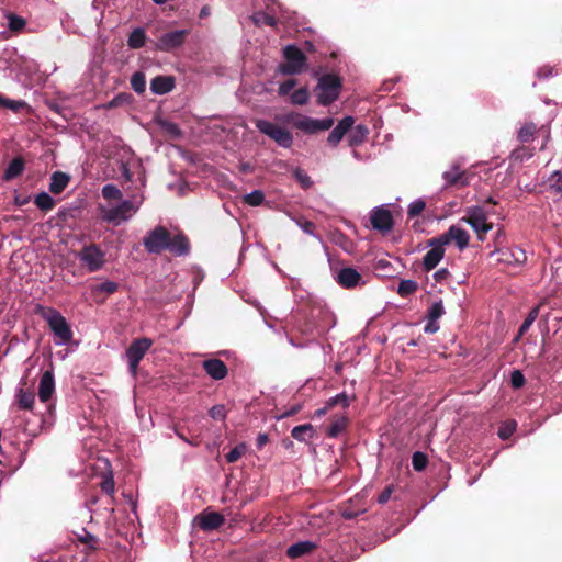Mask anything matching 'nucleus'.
Listing matches in <instances>:
<instances>
[{"mask_svg":"<svg viewBox=\"0 0 562 562\" xmlns=\"http://www.w3.org/2000/svg\"><path fill=\"white\" fill-rule=\"evenodd\" d=\"M346 425L347 419L345 417L337 419L328 428V436L337 437L345 429Z\"/></svg>","mask_w":562,"mask_h":562,"instance_id":"47","label":"nucleus"},{"mask_svg":"<svg viewBox=\"0 0 562 562\" xmlns=\"http://www.w3.org/2000/svg\"><path fill=\"white\" fill-rule=\"evenodd\" d=\"M526 380L524 374L519 370H514L510 374V384L514 389H520L524 386Z\"/></svg>","mask_w":562,"mask_h":562,"instance_id":"51","label":"nucleus"},{"mask_svg":"<svg viewBox=\"0 0 562 562\" xmlns=\"http://www.w3.org/2000/svg\"><path fill=\"white\" fill-rule=\"evenodd\" d=\"M452 240L460 250H463L469 245L470 235L464 228L452 225L445 234L439 236V241L441 245H448Z\"/></svg>","mask_w":562,"mask_h":562,"instance_id":"13","label":"nucleus"},{"mask_svg":"<svg viewBox=\"0 0 562 562\" xmlns=\"http://www.w3.org/2000/svg\"><path fill=\"white\" fill-rule=\"evenodd\" d=\"M316 548V544L312 541H300L291 544L286 549V555L289 559H300L306 557Z\"/></svg>","mask_w":562,"mask_h":562,"instance_id":"22","label":"nucleus"},{"mask_svg":"<svg viewBox=\"0 0 562 562\" xmlns=\"http://www.w3.org/2000/svg\"><path fill=\"white\" fill-rule=\"evenodd\" d=\"M24 170V161L22 158L18 157L14 158L5 169L3 173L4 180H12L16 177H19Z\"/></svg>","mask_w":562,"mask_h":562,"instance_id":"26","label":"nucleus"},{"mask_svg":"<svg viewBox=\"0 0 562 562\" xmlns=\"http://www.w3.org/2000/svg\"><path fill=\"white\" fill-rule=\"evenodd\" d=\"M8 26L12 32H21L25 27V20L15 14H8Z\"/></svg>","mask_w":562,"mask_h":562,"instance_id":"38","label":"nucleus"},{"mask_svg":"<svg viewBox=\"0 0 562 562\" xmlns=\"http://www.w3.org/2000/svg\"><path fill=\"white\" fill-rule=\"evenodd\" d=\"M101 488L106 494H113L114 493V481L112 476L105 477L101 483Z\"/></svg>","mask_w":562,"mask_h":562,"instance_id":"57","label":"nucleus"},{"mask_svg":"<svg viewBox=\"0 0 562 562\" xmlns=\"http://www.w3.org/2000/svg\"><path fill=\"white\" fill-rule=\"evenodd\" d=\"M131 86L136 93H143L146 89V78L144 72L136 71L135 74H133L131 78Z\"/></svg>","mask_w":562,"mask_h":562,"instance_id":"32","label":"nucleus"},{"mask_svg":"<svg viewBox=\"0 0 562 562\" xmlns=\"http://www.w3.org/2000/svg\"><path fill=\"white\" fill-rule=\"evenodd\" d=\"M445 314L441 301L434 302L428 310V318L439 319Z\"/></svg>","mask_w":562,"mask_h":562,"instance_id":"45","label":"nucleus"},{"mask_svg":"<svg viewBox=\"0 0 562 562\" xmlns=\"http://www.w3.org/2000/svg\"><path fill=\"white\" fill-rule=\"evenodd\" d=\"M514 156L516 159L524 160V159L530 158L532 156V154L530 151H528L527 149L521 148V149L515 150Z\"/></svg>","mask_w":562,"mask_h":562,"instance_id":"61","label":"nucleus"},{"mask_svg":"<svg viewBox=\"0 0 562 562\" xmlns=\"http://www.w3.org/2000/svg\"><path fill=\"white\" fill-rule=\"evenodd\" d=\"M294 177L304 189H307L313 184L310 176L302 169H296L294 171Z\"/></svg>","mask_w":562,"mask_h":562,"instance_id":"49","label":"nucleus"},{"mask_svg":"<svg viewBox=\"0 0 562 562\" xmlns=\"http://www.w3.org/2000/svg\"><path fill=\"white\" fill-rule=\"evenodd\" d=\"M549 188L557 193H562V172L554 171L549 178Z\"/></svg>","mask_w":562,"mask_h":562,"instance_id":"43","label":"nucleus"},{"mask_svg":"<svg viewBox=\"0 0 562 562\" xmlns=\"http://www.w3.org/2000/svg\"><path fill=\"white\" fill-rule=\"evenodd\" d=\"M448 276H449V271L447 269L442 268L435 272L434 278L438 282H443L447 280Z\"/></svg>","mask_w":562,"mask_h":562,"instance_id":"60","label":"nucleus"},{"mask_svg":"<svg viewBox=\"0 0 562 562\" xmlns=\"http://www.w3.org/2000/svg\"><path fill=\"white\" fill-rule=\"evenodd\" d=\"M285 120L291 122L294 127L306 134L327 131L334 125V120L330 117L317 120L302 114H289Z\"/></svg>","mask_w":562,"mask_h":562,"instance_id":"7","label":"nucleus"},{"mask_svg":"<svg viewBox=\"0 0 562 562\" xmlns=\"http://www.w3.org/2000/svg\"><path fill=\"white\" fill-rule=\"evenodd\" d=\"M445 187H464L469 184V177L461 170L460 166L453 164L442 173Z\"/></svg>","mask_w":562,"mask_h":562,"instance_id":"18","label":"nucleus"},{"mask_svg":"<svg viewBox=\"0 0 562 562\" xmlns=\"http://www.w3.org/2000/svg\"><path fill=\"white\" fill-rule=\"evenodd\" d=\"M244 201L251 206H258L265 201V194L260 190H255L246 194Z\"/></svg>","mask_w":562,"mask_h":562,"instance_id":"41","label":"nucleus"},{"mask_svg":"<svg viewBox=\"0 0 562 562\" xmlns=\"http://www.w3.org/2000/svg\"><path fill=\"white\" fill-rule=\"evenodd\" d=\"M251 20L256 25H274L276 20L273 16L265 13V12H256L251 15Z\"/></svg>","mask_w":562,"mask_h":562,"instance_id":"39","label":"nucleus"},{"mask_svg":"<svg viewBox=\"0 0 562 562\" xmlns=\"http://www.w3.org/2000/svg\"><path fill=\"white\" fill-rule=\"evenodd\" d=\"M145 196L143 192L134 193L130 199L121 200L116 205L100 206L101 218L115 226L131 220L140 209Z\"/></svg>","mask_w":562,"mask_h":562,"instance_id":"2","label":"nucleus"},{"mask_svg":"<svg viewBox=\"0 0 562 562\" xmlns=\"http://www.w3.org/2000/svg\"><path fill=\"white\" fill-rule=\"evenodd\" d=\"M336 282L345 288L352 289L362 283V276L355 268H341L335 277Z\"/></svg>","mask_w":562,"mask_h":562,"instance_id":"17","label":"nucleus"},{"mask_svg":"<svg viewBox=\"0 0 562 562\" xmlns=\"http://www.w3.org/2000/svg\"><path fill=\"white\" fill-rule=\"evenodd\" d=\"M210 13H211L210 8H209L207 5H205V7H203V8L201 9V11H200V16H201V18H206V16H209V15H210Z\"/></svg>","mask_w":562,"mask_h":562,"instance_id":"64","label":"nucleus"},{"mask_svg":"<svg viewBox=\"0 0 562 562\" xmlns=\"http://www.w3.org/2000/svg\"><path fill=\"white\" fill-rule=\"evenodd\" d=\"M256 127L266 136L273 139L279 146L290 148L293 144V136L289 130L268 120H256Z\"/></svg>","mask_w":562,"mask_h":562,"instance_id":"6","label":"nucleus"},{"mask_svg":"<svg viewBox=\"0 0 562 562\" xmlns=\"http://www.w3.org/2000/svg\"><path fill=\"white\" fill-rule=\"evenodd\" d=\"M117 288H119L117 283H115L113 281H105V282L97 285L94 291L112 294L117 290Z\"/></svg>","mask_w":562,"mask_h":562,"instance_id":"52","label":"nucleus"},{"mask_svg":"<svg viewBox=\"0 0 562 562\" xmlns=\"http://www.w3.org/2000/svg\"><path fill=\"white\" fill-rule=\"evenodd\" d=\"M374 270L382 277H390L394 271L386 259H379L374 265Z\"/></svg>","mask_w":562,"mask_h":562,"instance_id":"42","label":"nucleus"},{"mask_svg":"<svg viewBox=\"0 0 562 562\" xmlns=\"http://www.w3.org/2000/svg\"><path fill=\"white\" fill-rule=\"evenodd\" d=\"M439 325L437 324V319H430L428 318V323L426 324L424 330L427 334H435L438 331Z\"/></svg>","mask_w":562,"mask_h":562,"instance_id":"59","label":"nucleus"},{"mask_svg":"<svg viewBox=\"0 0 562 562\" xmlns=\"http://www.w3.org/2000/svg\"><path fill=\"white\" fill-rule=\"evenodd\" d=\"M101 192L102 196L109 201H121L123 198L122 191L112 183L103 186Z\"/></svg>","mask_w":562,"mask_h":562,"instance_id":"31","label":"nucleus"},{"mask_svg":"<svg viewBox=\"0 0 562 562\" xmlns=\"http://www.w3.org/2000/svg\"><path fill=\"white\" fill-rule=\"evenodd\" d=\"M285 63L279 67L283 75H297L306 68V57L304 53L294 45H288L283 49Z\"/></svg>","mask_w":562,"mask_h":562,"instance_id":"8","label":"nucleus"},{"mask_svg":"<svg viewBox=\"0 0 562 562\" xmlns=\"http://www.w3.org/2000/svg\"><path fill=\"white\" fill-rule=\"evenodd\" d=\"M429 246L431 249L426 252L423 259V266L427 271L432 270L441 261L446 245H441L439 237H437L429 243Z\"/></svg>","mask_w":562,"mask_h":562,"instance_id":"16","label":"nucleus"},{"mask_svg":"<svg viewBox=\"0 0 562 562\" xmlns=\"http://www.w3.org/2000/svg\"><path fill=\"white\" fill-rule=\"evenodd\" d=\"M37 314L48 324L54 334L56 346L68 345L72 339V330L66 318L53 307L37 306Z\"/></svg>","mask_w":562,"mask_h":562,"instance_id":"3","label":"nucleus"},{"mask_svg":"<svg viewBox=\"0 0 562 562\" xmlns=\"http://www.w3.org/2000/svg\"><path fill=\"white\" fill-rule=\"evenodd\" d=\"M77 258L88 272H95L102 269L105 263V254L95 244L85 246L78 254Z\"/></svg>","mask_w":562,"mask_h":562,"instance_id":"9","label":"nucleus"},{"mask_svg":"<svg viewBox=\"0 0 562 562\" xmlns=\"http://www.w3.org/2000/svg\"><path fill=\"white\" fill-rule=\"evenodd\" d=\"M491 255H497V261L505 265H520L527 260L526 251L519 247L497 249Z\"/></svg>","mask_w":562,"mask_h":562,"instance_id":"14","label":"nucleus"},{"mask_svg":"<svg viewBox=\"0 0 562 562\" xmlns=\"http://www.w3.org/2000/svg\"><path fill=\"white\" fill-rule=\"evenodd\" d=\"M461 221L472 227L481 241L484 240L485 235L493 228V224L487 221L486 211L479 205L468 207Z\"/></svg>","mask_w":562,"mask_h":562,"instance_id":"5","label":"nucleus"},{"mask_svg":"<svg viewBox=\"0 0 562 562\" xmlns=\"http://www.w3.org/2000/svg\"><path fill=\"white\" fill-rule=\"evenodd\" d=\"M425 206H426L425 202L420 199L413 201L408 205V211H407L408 215L411 217L419 215L425 210Z\"/></svg>","mask_w":562,"mask_h":562,"instance_id":"50","label":"nucleus"},{"mask_svg":"<svg viewBox=\"0 0 562 562\" xmlns=\"http://www.w3.org/2000/svg\"><path fill=\"white\" fill-rule=\"evenodd\" d=\"M350 404V400L346 393H339L331 398L328 400V407H334L335 405H341L342 407H348Z\"/></svg>","mask_w":562,"mask_h":562,"instance_id":"48","label":"nucleus"},{"mask_svg":"<svg viewBox=\"0 0 562 562\" xmlns=\"http://www.w3.org/2000/svg\"><path fill=\"white\" fill-rule=\"evenodd\" d=\"M210 416L213 418V419H216V420H222L225 418L226 416V411H225V406L224 405H214L211 409H210Z\"/></svg>","mask_w":562,"mask_h":562,"instance_id":"54","label":"nucleus"},{"mask_svg":"<svg viewBox=\"0 0 562 562\" xmlns=\"http://www.w3.org/2000/svg\"><path fill=\"white\" fill-rule=\"evenodd\" d=\"M353 123L355 120L352 116H345L329 133L327 143L333 147L337 146L345 134L352 127Z\"/></svg>","mask_w":562,"mask_h":562,"instance_id":"19","label":"nucleus"},{"mask_svg":"<svg viewBox=\"0 0 562 562\" xmlns=\"http://www.w3.org/2000/svg\"><path fill=\"white\" fill-rule=\"evenodd\" d=\"M302 406L300 404L293 405L290 409L284 412L279 418H285L292 416L301 411Z\"/></svg>","mask_w":562,"mask_h":562,"instance_id":"62","label":"nucleus"},{"mask_svg":"<svg viewBox=\"0 0 562 562\" xmlns=\"http://www.w3.org/2000/svg\"><path fill=\"white\" fill-rule=\"evenodd\" d=\"M69 181H70L69 175L61 172V171H55L50 176V183H49L50 192H53L55 194L61 193L68 186Z\"/></svg>","mask_w":562,"mask_h":562,"instance_id":"24","label":"nucleus"},{"mask_svg":"<svg viewBox=\"0 0 562 562\" xmlns=\"http://www.w3.org/2000/svg\"><path fill=\"white\" fill-rule=\"evenodd\" d=\"M515 429L516 423L514 420L507 422L499 427L498 436L501 439L506 440L514 434Z\"/></svg>","mask_w":562,"mask_h":562,"instance_id":"46","label":"nucleus"},{"mask_svg":"<svg viewBox=\"0 0 562 562\" xmlns=\"http://www.w3.org/2000/svg\"><path fill=\"white\" fill-rule=\"evenodd\" d=\"M195 524L205 531H211L220 528L225 519L224 516L217 512L204 510L194 518Z\"/></svg>","mask_w":562,"mask_h":562,"instance_id":"15","label":"nucleus"},{"mask_svg":"<svg viewBox=\"0 0 562 562\" xmlns=\"http://www.w3.org/2000/svg\"><path fill=\"white\" fill-rule=\"evenodd\" d=\"M348 142L350 146H357L363 143L368 136V128L364 125H357L355 128H350Z\"/></svg>","mask_w":562,"mask_h":562,"instance_id":"27","label":"nucleus"},{"mask_svg":"<svg viewBox=\"0 0 562 562\" xmlns=\"http://www.w3.org/2000/svg\"><path fill=\"white\" fill-rule=\"evenodd\" d=\"M296 86V80L290 79L279 86L278 93L286 95Z\"/></svg>","mask_w":562,"mask_h":562,"instance_id":"56","label":"nucleus"},{"mask_svg":"<svg viewBox=\"0 0 562 562\" xmlns=\"http://www.w3.org/2000/svg\"><path fill=\"white\" fill-rule=\"evenodd\" d=\"M341 89V81L335 75H325L319 78L315 88L317 102L328 105L338 99Z\"/></svg>","mask_w":562,"mask_h":562,"instance_id":"4","label":"nucleus"},{"mask_svg":"<svg viewBox=\"0 0 562 562\" xmlns=\"http://www.w3.org/2000/svg\"><path fill=\"white\" fill-rule=\"evenodd\" d=\"M189 32L187 30H178L162 34L156 44L157 49L162 52H170L180 47Z\"/></svg>","mask_w":562,"mask_h":562,"instance_id":"12","label":"nucleus"},{"mask_svg":"<svg viewBox=\"0 0 562 562\" xmlns=\"http://www.w3.org/2000/svg\"><path fill=\"white\" fill-rule=\"evenodd\" d=\"M126 98L127 97L125 94L117 95L116 98H114L112 101L109 102L108 108H114V106L119 105L124 100H126Z\"/></svg>","mask_w":562,"mask_h":562,"instance_id":"63","label":"nucleus"},{"mask_svg":"<svg viewBox=\"0 0 562 562\" xmlns=\"http://www.w3.org/2000/svg\"><path fill=\"white\" fill-rule=\"evenodd\" d=\"M175 87V80L170 76H157L150 82V90L155 94H165Z\"/></svg>","mask_w":562,"mask_h":562,"instance_id":"23","label":"nucleus"},{"mask_svg":"<svg viewBox=\"0 0 562 562\" xmlns=\"http://www.w3.org/2000/svg\"><path fill=\"white\" fill-rule=\"evenodd\" d=\"M314 435V429L311 424L295 426L291 430V436L297 441H307Z\"/></svg>","mask_w":562,"mask_h":562,"instance_id":"28","label":"nucleus"},{"mask_svg":"<svg viewBox=\"0 0 562 562\" xmlns=\"http://www.w3.org/2000/svg\"><path fill=\"white\" fill-rule=\"evenodd\" d=\"M15 402L20 409L31 411L35 402V396L30 391L19 389L15 394Z\"/></svg>","mask_w":562,"mask_h":562,"instance_id":"25","label":"nucleus"},{"mask_svg":"<svg viewBox=\"0 0 562 562\" xmlns=\"http://www.w3.org/2000/svg\"><path fill=\"white\" fill-rule=\"evenodd\" d=\"M55 392V379L52 371H45L40 380L38 397L41 402H47Z\"/></svg>","mask_w":562,"mask_h":562,"instance_id":"20","label":"nucleus"},{"mask_svg":"<svg viewBox=\"0 0 562 562\" xmlns=\"http://www.w3.org/2000/svg\"><path fill=\"white\" fill-rule=\"evenodd\" d=\"M151 345L153 341L149 338H140L134 340L127 348L126 358L128 362V370L133 376H136L139 361Z\"/></svg>","mask_w":562,"mask_h":562,"instance_id":"10","label":"nucleus"},{"mask_svg":"<svg viewBox=\"0 0 562 562\" xmlns=\"http://www.w3.org/2000/svg\"><path fill=\"white\" fill-rule=\"evenodd\" d=\"M308 98H310V93L306 88H300V89L295 90L290 97L291 102L295 105L306 104L308 101Z\"/></svg>","mask_w":562,"mask_h":562,"instance_id":"35","label":"nucleus"},{"mask_svg":"<svg viewBox=\"0 0 562 562\" xmlns=\"http://www.w3.org/2000/svg\"><path fill=\"white\" fill-rule=\"evenodd\" d=\"M370 222L375 231L389 233L393 227V216L385 206H376L370 213Z\"/></svg>","mask_w":562,"mask_h":562,"instance_id":"11","label":"nucleus"},{"mask_svg":"<svg viewBox=\"0 0 562 562\" xmlns=\"http://www.w3.org/2000/svg\"><path fill=\"white\" fill-rule=\"evenodd\" d=\"M143 245L149 254H160L169 250L173 255L183 256L189 252V241L182 234L171 237L164 226L149 231L143 239Z\"/></svg>","mask_w":562,"mask_h":562,"instance_id":"1","label":"nucleus"},{"mask_svg":"<svg viewBox=\"0 0 562 562\" xmlns=\"http://www.w3.org/2000/svg\"><path fill=\"white\" fill-rule=\"evenodd\" d=\"M538 313H539L538 307H535L529 312L528 316L526 317V319L519 327L517 339L520 338L529 329V327L532 325V323L538 317Z\"/></svg>","mask_w":562,"mask_h":562,"instance_id":"37","label":"nucleus"},{"mask_svg":"<svg viewBox=\"0 0 562 562\" xmlns=\"http://www.w3.org/2000/svg\"><path fill=\"white\" fill-rule=\"evenodd\" d=\"M34 203L42 211H50L55 206V200L46 192L38 193Z\"/></svg>","mask_w":562,"mask_h":562,"instance_id":"30","label":"nucleus"},{"mask_svg":"<svg viewBox=\"0 0 562 562\" xmlns=\"http://www.w3.org/2000/svg\"><path fill=\"white\" fill-rule=\"evenodd\" d=\"M392 493H393V486L392 485L386 486L383 490V492L380 494L378 502L380 504H385L391 498Z\"/></svg>","mask_w":562,"mask_h":562,"instance_id":"58","label":"nucleus"},{"mask_svg":"<svg viewBox=\"0 0 562 562\" xmlns=\"http://www.w3.org/2000/svg\"><path fill=\"white\" fill-rule=\"evenodd\" d=\"M418 289V284L416 281L414 280H402L398 284V288H397V293L402 296V297H406L411 294H413L414 292H416V290Z\"/></svg>","mask_w":562,"mask_h":562,"instance_id":"33","label":"nucleus"},{"mask_svg":"<svg viewBox=\"0 0 562 562\" xmlns=\"http://www.w3.org/2000/svg\"><path fill=\"white\" fill-rule=\"evenodd\" d=\"M25 105L26 103L24 101L11 100L0 94V108L2 109H10L13 112H19Z\"/></svg>","mask_w":562,"mask_h":562,"instance_id":"36","label":"nucleus"},{"mask_svg":"<svg viewBox=\"0 0 562 562\" xmlns=\"http://www.w3.org/2000/svg\"><path fill=\"white\" fill-rule=\"evenodd\" d=\"M536 130L537 126L533 123H526L518 131L519 140L522 143L529 142L533 137Z\"/></svg>","mask_w":562,"mask_h":562,"instance_id":"34","label":"nucleus"},{"mask_svg":"<svg viewBox=\"0 0 562 562\" xmlns=\"http://www.w3.org/2000/svg\"><path fill=\"white\" fill-rule=\"evenodd\" d=\"M202 367L207 375L214 380H222L227 375V367L220 359L204 360Z\"/></svg>","mask_w":562,"mask_h":562,"instance_id":"21","label":"nucleus"},{"mask_svg":"<svg viewBox=\"0 0 562 562\" xmlns=\"http://www.w3.org/2000/svg\"><path fill=\"white\" fill-rule=\"evenodd\" d=\"M246 451V445L240 443L233 448L227 454H226V461L228 463L236 462Z\"/></svg>","mask_w":562,"mask_h":562,"instance_id":"44","label":"nucleus"},{"mask_svg":"<svg viewBox=\"0 0 562 562\" xmlns=\"http://www.w3.org/2000/svg\"><path fill=\"white\" fill-rule=\"evenodd\" d=\"M83 533H85L83 536L79 537L80 541L83 544H86V547L89 549H97L98 539L93 535L87 532L86 530H83Z\"/></svg>","mask_w":562,"mask_h":562,"instance_id":"53","label":"nucleus"},{"mask_svg":"<svg viewBox=\"0 0 562 562\" xmlns=\"http://www.w3.org/2000/svg\"><path fill=\"white\" fill-rule=\"evenodd\" d=\"M145 41H146V33H145L144 29L137 27V29L133 30L132 33L130 34L128 40H127V45L133 49H137L145 45Z\"/></svg>","mask_w":562,"mask_h":562,"instance_id":"29","label":"nucleus"},{"mask_svg":"<svg viewBox=\"0 0 562 562\" xmlns=\"http://www.w3.org/2000/svg\"><path fill=\"white\" fill-rule=\"evenodd\" d=\"M428 463L427 456L420 451H416L412 457V465L415 471H423Z\"/></svg>","mask_w":562,"mask_h":562,"instance_id":"40","label":"nucleus"},{"mask_svg":"<svg viewBox=\"0 0 562 562\" xmlns=\"http://www.w3.org/2000/svg\"><path fill=\"white\" fill-rule=\"evenodd\" d=\"M297 226L306 234L317 237L314 234V223L307 220H297L296 221Z\"/></svg>","mask_w":562,"mask_h":562,"instance_id":"55","label":"nucleus"}]
</instances>
